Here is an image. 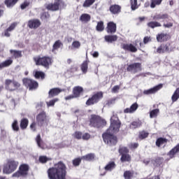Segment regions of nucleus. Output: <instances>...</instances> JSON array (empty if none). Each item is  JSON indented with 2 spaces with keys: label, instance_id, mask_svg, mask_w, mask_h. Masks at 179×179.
<instances>
[{
  "label": "nucleus",
  "instance_id": "nucleus-34",
  "mask_svg": "<svg viewBox=\"0 0 179 179\" xmlns=\"http://www.w3.org/2000/svg\"><path fill=\"white\" fill-rule=\"evenodd\" d=\"M130 6L131 10H136V9L139 8V5L138 4V0H130Z\"/></svg>",
  "mask_w": 179,
  "mask_h": 179
},
{
  "label": "nucleus",
  "instance_id": "nucleus-23",
  "mask_svg": "<svg viewBox=\"0 0 179 179\" xmlns=\"http://www.w3.org/2000/svg\"><path fill=\"white\" fill-rule=\"evenodd\" d=\"M83 92V88L82 87H80V86L75 87L73 90L74 97H79V96H80Z\"/></svg>",
  "mask_w": 179,
  "mask_h": 179
},
{
  "label": "nucleus",
  "instance_id": "nucleus-64",
  "mask_svg": "<svg viewBox=\"0 0 179 179\" xmlns=\"http://www.w3.org/2000/svg\"><path fill=\"white\" fill-rule=\"evenodd\" d=\"M30 128L31 129V131H33L34 132L36 131V124L34 122L30 125Z\"/></svg>",
  "mask_w": 179,
  "mask_h": 179
},
{
  "label": "nucleus",
  "instance_id": "nucleus-25",
  "mask_svg": "<svg viewBox=\"0 0 179 179\" xmlns=\"http://www.w3.org/2000/svg\"><path fill=\"white\" fill-rule=\"evenodd\" d=\"M12 64H13V60H12V59H7L0 64V69L7 68V66H10Z\"/></svg>",
  "mask_w": 179,
  "mask_h": 179
},
{
  "label": "nucleus",
  "instance_id": "nucleus-46",
  "mask_svg": "<svg viewBox=\"0 0 179 179\" xmlns=\"http://www.w3.org/2000/svg\"><path fill=\"white\" fill-rule=\"evenodd\" d=\"M124 179H132L134 177V173L129 171H126L124 173Z\"/></svg>",
  "mask_w": 179,
  "mask_h": 179
},
{
  "label": "nucleus",
  "instance_id": "nucleus-7",
  "mask_svg": "<svg viewBox=\"0 0 179 179\" xmlns=\"http://www.w3.org/2000/svg\"><path fill=\"white\" fill-rule=\"evenodd\" d=\"M20 87V84L14 80L6 79L5 80V88L9 92L17 90Z\"/></svg>",
  "mask_w": 179,
  "mask_h": 179
},
{
  "label": "nucleus",
  "instance_id": "nucleus-4",
  "mask_svg": "<svg viewBox=\"0 0 179 179\" xmlns=\"http://www.w3.org/2000/svg\"><path fill=\"white\" fill-rule=\"evenodd\" d=\"M34 62L36 65H42V66H44V68L49 69L50 65L52 64V59L49 57H34Z\"/></svg>",
  "mask_w": 179,
  "mask_h": 179
},
{
  "label": "nucleus",
  "instance_id": "nucleus-12",
  "mask_svg": "<svg viewBox=\"0 0 179 179\" xmlns=\"http://www.w3.org/2000/svg\"><path fill=\"white\" fill-rule=\"evenodd\" d=\"M171 48H170V43H166L165 45H161L157 48V50L155 51V54H164V52H170Z\"/></svg>",
  "mask_w": 179,
  "mask_h": 179
},
{
  "label": "nucleus",
  "instance_id": "nucleus-30",
  "mask_svg": "<svg viewBox=\"0 0 179 179\" xmlns=\"http://www.w3.org/2000/svg\"><path fill=\"white\" fill-rule=\"evenodd\" d=\"M10 52L13 58H20L22 57V51L20 50H10Z\"/></svg>",
  "mask_w": 179,
  "mask_h": 179
},
{
  "label": "nucleus",
  "instance_id": "nucleus-17",
  "mask_svg": "<svg viewBox=\"0 0 179 179\" xmlns=\"http://www.w3.org/2000/svg\"><path fill=\"white\" fill-rule=\"evenodd\" d=\"M122 48L124 50V51H129L130 52H136L138 51V49L135 45L132 44H123L122 46Z\"/></svg>",
  "mask_w": 179,
  "mask_h": 179
},
{
  "label": "nucleus",
  "instance_id": "nucleus-48",
  "mask_svg": "<svg viewBox=\"0 0 179 179\" xmlns=\"http://www.w3.org/2000/svg\"><path fill=\"white\" fill-rule=\"evenodd\" d=\"M58 100L59 99L57 98H56V99H52L51 101H47L46 104H47L48 107H52V106H55V103H57V101H58Z\"/></svg>",
  "mask_w": 179,
  "mask_h": 179
},
{
  "label": "nucleus",
  "instance_id": "nucleus-33",
  "mask_svg": "<svg viewBox=\"0 0 179 179\" xmlns=\"http://www.w3.org/2000/svg\"><path fill=\"white\" fill-rule=\"evenodd\" d=\"M167 143V139L164 138H159L156 141V145L158 148L160 146H163V145H166Z\"/></svg>",
  "mask_w": 179,
  "mask_h": 179
},
{
  "label": "nucleus",
  "instance_id": "nucleus-43",
  "mask_svg": "<svg viewBox=\"0 0 179 179\" xmlns=\"http://www.w3.org/2000/svg\"><path fill=\"white\" fill-rule=\"evenodd\" d=\"M29 125V120L27 119H22L20 123L21 129H26Z\"/></svg>",
  "mask_w": 179,
  "mask_h": 179
},
{
  "label": "nucleus",
  "instance_id": "nucleus-14",
  "mask_svg": "<svg viewBox=\"0 0 179 179\" xmlns=\"http://www.w3.org/2000/svg\"><path fill=\"white\" fill-rule=\"evenodd\" d=\"M162 87H163V85L159 84L152 88L144 90L143 94H147V95L155 94V93H156L157 92H159V90H160V89H162Z\"/></svg>",
  "mask_w": 179,
  "mask_h": 179
},
{
  "label": "nucleus",
  "instance_id": "nucleus-24",
  "mask_svg": "<svg viewBox=\"0 0 179 179\" xmlns=\"http://www.w3.org/2000/svg\"><path fill=\"white\" fill-rule=\"evenodd\" d=\"M82 44L79 41H74L72 42L71 45L69 46V50H79Z\"/></svg>",
  "mask_w": 179,
  "mask_h": 179
},
{
  "label": "nucleus",
  "instance_id": "nucleus-49",
  "mask_svg": "<svg viewBox=\"0 0 179 179\" xmlns=\"http://www.w3.org/2000/svg\"><path fill=\"white\" fill-rule=\"evenodd\" d=\"M128 148H127V147H120L119 149V152L120 153V155H127L128 154Z\"/></svg>",
  "mask_w": 179,
  "mask_h": 179
},
{
  "label": "nucleus",
  "instance_id": "nucleus-31",
  "mask_svg": "<svg viewBox=\"0 0 179 179\" xmlns=\"http://www.w3.org/2000/svg\"><path fill=\"white\" fill-rule=\"evenodd\" d=\"M120 9H121V7H120V6L118 5H113V6H111L110 8V10L111 13H113L114 15H115V13H120Z\"/></svg>",
  "mask_w": 179,
  "mask_h": 179
},
{
  "label": "nucleus",
  "instance_id": "nucleus-59",
  "mask_svg": "<svg viewBox=\"0 0 179 179\" xmlns=\"http://www.w3.org/2000/svg\"><path fill=\"white\" fill-rule=\"evenodd\" d=\"M120 87L119 85H115L112 88V93H118Z\"/></svg>",
  "mask_w": 179,
  "mask_h": 179
},
{
  "label": "nucleus",
  "instance_id": "nucleus-28",
  "mask_svg": "<svg viewBox=\"0 0 179 179\" xmlns=\"http://www.w3.org/2000/svg\"><path fill=\"white\" fill-rule=\"evenodd\" d=\"M106 171H113L114 169H115V162H110L108 164L104 167Z\"/></svg>",
  "mask_w": 179,
  "mask_h": 179
},
{
  "label": "nucleus",
  "instance_id": "nucleus-29",
  "mask_svg": "<svg viewBox=\"0 0 179 179\" xmlns=\"http://www.w3.org/2000/svg\"><path fill=\"white\" fill-rule=\"evenodd\" d=\"M105 40L108 43H113V41H117V40H118V36H117V35L106 36Z\"/></svg>",
  "mask_w": 179,
  "mask_h": 179
},
{
  "label": "nucleus",
  "instance_id": "nucleus-27",
  "mask_svg": "<svg viewBox=\"0 0 179 179\" xmlns=\"http://www.w3.org/2000/svg\"><path fill=\"white\" fill-rule=\"evenodd\" d=\"M169 18L167 14H157L153 17L154 20H164Z\"/></svg>",
  "mask_w": 179,
  "mask_h": 179
},
{
  "label": "nucleus",
  "instance_id": "nucleus-44",
  "mask_svg": "<svg viewBox=\"0 0 179 179\" xmlns=\"http://www.w3.org/2000/svg\"><path fill=\"white\" fill-rule=\"evenodd\" d=\"M141 126H142V122H141L140 121L133 122L130 124V128H131V129H135L136 128H139V127H141Z\"/></svg>",
  "mask_w": 179,
  "mask_h": 179
},
{
  "label": "nucleus",
  "instance_id": "nucleus-19",
  "mask_svg": "<svg viewBox=\"0 0 179 179\" xmlns=\"http://www.w3.org/2000/svg\"><path fill=\"white\" fill-rule=\"evenodd\" d=\"M35 140L40 149H47V145H45V143H44L43 139H41V136L40 134L37 135Z\"/></svg>",
  "mask_w": 179,
  "mask_h": 179
},
{
  "label": "nucleus",
  "instance_id": "nucleus-37",
  "mask_svg": "<svg viewBox=\"0 0 179 179\" xmlns=\"http://www.w3.org/2000/svg\"><path fill=\"white\" fill-rule=\"evenodd\" d=\"M19 0H6L5 4L6 5L7 8H12L15 6L16 4V2H17Z\"/></svg>",
  "mask_w": 179,
  "mask_h": 179
},
{
  "label": "nucleus",
  "instance_id": "nucleus-9",
  "mask_svg": "<svg viewBox=\"0 0 179 179\" xmlns=\"http://www.w3.org/2000/svg\"><path fill=\"white\" fill-rule=\"evenodd\" d=\"M64 3L61 0H55L54 3H46L45 4V7L48 10H52L55 12V10H59L61 8V5Z\"/></svg>",
  "mask_w": 179,
  "mask_h": 179
},
{
  "label": "nucleus",
  "instance_id": "nucleus-6",
  "mask_svg": "<svg viewBox=\"0 0 179 179\" xmlns=\"http://www.w3.org/2000/svg\"><path fill=\"white\" fill-rule=\"evenodd\" d=\"M29 165L26 164H22L19 167V170L12 175L13 178H19V177H26L29 174Z\"/></svg>",
  "mask_w": 179,
  "mask_h": 179
},
{
  "label": "nucleus",
  "instance_id": "nucleus-20",
  "mask_svg": "<svg viewBox=\"0 0 179 179\" xmlns=\"http://www.w3.org/2000/svg\"><path fill=\"white\" fill-rule=\"evenodd\" d=\"M138 110V103H133L130 108H127L124 110V114H132L135 113V111Z\"/></svg>",
  "mask_w": 179,
  "mask_h": 179
},
{
  "label": "nucleus",
  "instance_id": "nucleus-53",
  "mask_svg": "<svg viewBox=\"0 0 179 179\" xmlns=\"http://www.w3.org/2000/svg\"><path fill=\"white\" fill-rule=\"evenodd\" d=\"M73 138H76V139H82V132L80 131H76L73 134Z\"/></svg>",
  "mask_w": 179,
  "mask_h": 179
},
{
  "label": "nucleus",
  "instance_id": "nucleus-16",
  "mask_svg": "<svg viewBox=\"0 0 179 179\" xmlns=\"http://www.w3.org/2000/svg\"><path fill=\"white\" fill-rule=\"evenodd\" d=\"M170 40V35L169 34L161 33L157 35V41L158 43H163L164 41H167Z\"/></svg>",
  "mask_w": 179,
  "mask_h": 179
},
{
  "label": "nucleus",
  "instance_id": "nucleus-22",
  "mask_svg": "<svg viewBox=\"0 0 179 179\" xmlns=\"http://www.w3.org/2000/svg\"><path fill=\"white\" fill-rule=\"evenodd\" d=\"M179 153V144L175 146L170 152L168 153V156H169L170 159H173L176 157V155Z\"/></svg>",
  "mask_w": 179,
  "mask_h": 179
},
{
  "label": "nucleus",
  "instance_id": "nucleus-54",
  "mask_svg": "<svg viewBox=\"0 0 179 179\" xmlns=\"http://www.w3.org/2000/svg\"><path fill=\"white\" fill-rule=\"evenodd\" d=\"M16 26H17V22H13L10 25L7 30L10 33V31H13V30H15Z\"/></svg>",
  "mask_w": 179,
  "mask_h": 179
},
{
  "label": "nucleus",
  "instance_id": "nucleus-57",
  "mask_svg": "<svg viewBox=\"0 0 179 179\" xmlns=\"http://www.w3.org/2000/svg\"><path fill=\"white\" fill-rule=\"evenodd\" d=\"M82 139H83V141H89V139H90V134L89 133H85L82 136Z\"/></svg>",
  "mask_w": 179,
  "mask_h": 179
},
{
  "label": "nucleus",
  "instance_id": "nucleus-1",
  "mask_svg": "<svg viewBox=\"0 0 179 179\" xmlns=\"http://www.w3.org/2000/svg\"><path fill=\"white\" fill-rule=\"evenodd\" d=\"M120 127L121 122H120L118 117L113 115L110 118V126L109 129H108L106 132L102 136L105 143H107V145L110 146L117 145V137L114 136V134H117V132L120 131Z\"/></svg>",
  "mask_w": 179,
  "mask_h": 179
},
{
  "label": "nucleus",
  "instance_id": "nucleus-61",
  "mask_svg": "<svg viewBox=\"0 0 179 179\" xmlns=\"http://www.w3.org/2000/svg\"><path fill=\"white\" fill-rule=\"evenodd\" d=\"M138 146H139V145L136 143H131L129 147L131 149H136V148H138Z\"/></svg>",
  "mask_w": 179,
  "mask_h": 179
},
{
  "label": "nucleus",
  "instance_id": "nucleus-55",
  "mask_svg": "<svg viewBox=\"0 0 179 179\" xmlns=\"http://www.w3.org/2000/svg\"><path fill=\"white\" fill-rule=\"evenodd\" d=\"M13 131H19V125H17V120H14L12 124Z\"/></svg>",
  "mask_w": 179,
  "mask_h": 179
},
{
  "label": "nucleus",
  "instance_id": "nucleus-50",
  "mask_svg": "<svg viewBox=\"0 0 179 179\" xmlns=\"http://www.w3.org/2000/svg\"><path fill=\"white\" fill-rule=\"evenodd\" d=\"M81 70L83 73L87 72V62H84L81 65Z\"/></svg>",
  "mask_w": 179,
  "mask_h": 179
},
{
  "label": "nucleus",
  "instance_id": "nucleus-39",
  "mask_svg": "<svg viewBox=\"0 0 179 179\" xmlns=\"http://www.w3.org/2000/svg\"><path fill=\"white\" fill-rule=\"evenodd\" d=\"M96 2V0H85L83 4V8H90L93 3Z\"/></svg>",
  "mask_w": 179,
  "mask_h": 179
},
{
  "label": "nucleus",
  "instance_id": "nucleus-47",
  "mask_svg": "<svg viewBox=\"0 0 179 179\" xmlns=\"http://www.w3.org/2000/svg\"><path fill=\"white\" fill-rule=\"evenodd\" d=\"M96 29L97 31H103L104 30V23L102 21L99 22Z\"/></svg>",
  "mask_w": 179,
  "mask_h": 179
},
{
  "label": "nucleus",
  "instance_id": "nucleus-8",
  "mask_svg": "<svg viewBox=\"0 0 179 179\" xmlns=\"http://www.w3.org/2000/svg\"><path fill=\"white\" fill-rule=\"evenodd\" d=\"M36 122L39 127H43V125H47L48 124V119H47L45 112L43 111L37 115Z\"/></svg>",
  "mask_w": 179,
  "mask_h": 179
},
{
  "label": "nucleus",
  "instance_id": "nucleus-18",
  "mask_svg": "<svg viewBox=\"0 0 179 179\" xmlns=\"http://www.w3.org/2000/svg\"><path fill=\"white\" fill-rule=\"evenodd\" d=\"M117 31V24L113 22H110L108 23L107 32L113 34Z\"/></svg>",
  "mask_w": 179,
  "mask_h": 179
},
{
  "label": "nucleus",
  "instance_id": "nucleus-56",
  "mask_svg": "<svg viewBox=\"0 0 179 179\" xmlns=\"http://www.w3.org/2000/svg\"><path fill=\"white\" fill-rule=\"evenodd\" d=\"M83 159L80 158H76L73 160V166H79L80 164V162H82Z\"/></svg>",
  "mask_w": 179,
  "mask_h": 179
},
{
  "label": "nucleus",
  "instance_id": "nucleus-10",
  "mask_svg": "<svg viewBox=\"0 0 179 179\" xmlns=\"http://www.w3.org/2000/svg\"><path fill=\"white\" fill-rule=\"evenodd\" d=\"M103 99V92H98L93 95L91 98H90L87 101V106H92V104H96V103H99L100 100Z\"/></svg>",
  "mask_w": 179,
  "mask_h": 179
},
{
  "label": "nucleus",
  "instance_id": "nucleus-35",
  "mask_svg": "<svg viewBox=\"0 0 179 179\" xmlns=\"http://www.w3.org/2000/svg\"><path fill=\"white\" fill-rule=\"evenodd\" d=\"M159 114H160L159 109H153L150 112V118H157Z\"/></svg>",
  "mask_w": 179,
  "mask_h": 179
},
{
  "label": "nucleus",
  "instance_id": "nucleus-45",
  "mask_svg": "<svg viewBox=\"0 0 179 179\" xmlns=\"http://www.w3.org/2000/svg\"><path fill=\"white\" fill-rule=\"evenodd\" d=\"M120 160L121 162H131V156L129 154H123Z\"/></svg>",
  "mask_w": 179,
  "mask_h": 179
},
{
  "label": "nucleus",
  "instance_id": "nucleus-62",
  "mask_svg": "<svg viewBox=\"0 0 179 179\" xmlns=\"http://www.w3.org/2000/svg\"><path fill=\"white\" fill-rule=\"evenodd\" d=\"M5 37H10V31H8V29H6L3 33Z\"/></svg>",
  "mask_w": 179,
  "mask_h": 179
},
{
  "label": "nucleus",
  "instance_id": "nucleus-36",
  "mask_svg": "<svg viewBox=\"0 0 179 179\" xmlns=\"http://www.w3.org/2000/svg\"><path fill=\"white\" fill-rule=\"evenodd\" d=\"M83 160H85L86 162H92V160H94V154H87L81 157Z\"/></svg>",
  "mask_w": 179,
  "mask_h": 179
},
{
  "label": "nucleus",
  "instance_id": "nucleus-40",
  "mask_svg": "<svg viewBox=\"0 0 179 179\" xmlns=\"http://www.w3.org/2000/svg\"><path fill=\"white\" fill-rule=\"evenodd\" d=\"M178 99H179V88H177L171 96V100L173 103H174L175 101H177Z\"/></svg>",
  "mask_w": 179,
  "mask_h": 179
},
{
  "label": "nucleus",
  "instance_id": "nucleus-42",
  "mask_svg": "<svg viewBox=\"0 0 179 179\" xmlns=\"http://www.w3.org/2000/svg\"><path fill=\"white\" fill-rule=\"evenodd\" d=\"M148 26L151 29H155V27H160L162 24L159 22H150L148 23Z\"/></svg>",
  "mask_w": 179,
  "mask_h": 179
},
{
  "label": "nucleus",
  "instance_id": "nucleus-3",
  "mask_svg": "<svg viewBox=\"0 0 179 179\" xmlns=\"http://www.w3.org/2000/svg\"><path fill=\"white\" fill-rule=\"evenodd\" d=\"M19 166V162L15 159H9L6 160V163L3 164V173L4 174H12L14 171H16Z\"/></svg>",
  "mask_w": 179,
  "mask_h": 179
},
{
  "label": "nucleus",
  "instance_id": "nucleus-52",
  "mask_svg": "<svg viewBox=\"0 0 179 179\" xmlns=\"http://www.w3.org/2000/svg\"><path fill=\"white\" fill-rule=\"evenodd\" d=\"M148 135H149V133L145 131H143L139 133V138L140 139H145V138H148Z\"/></svg>",
  "mask_w": 179,
  "mask_h": 179
},
{
  "label": "nucleus",
  "instance_id": "nucleus-63",
  "mask_svg": "<svg viewBox=\"0 0 179 179\" xmlns=\"http://www.w3.org/2000/svg\"><path fill=\"white\" fill-rule=\"evenodd\" d=\"M42 19H48V17H50V14H48V13H44L43 15H42Z\"/></svg>",
  "mask_w": 179,
  "mask_h": 179
},
{
  "label": "nucleus",
  "instance_id": "nucleus-21",
  "mask_svg": "<svg viewBox=\"0 0 179 179\" xmlns=\"http://www.w3.org/2000/svg\"><path fill=\"white\" fill-rule=\"evenodd\" d=\"M64 90L59 88H52L49 91V97H54L58 96Z\"/></svg>",
  "mask_w": 179,
  "mask_h": 179
},
{
  "label": "nucleus",
  "instance_id": "nucleus-58",
  "mask_svg": "<svg viewBox=\"0 0 179 179\" xmlns=\"http://www.w3.org/2000/svg\"><path fill=\"white\" fill-rule=\"evenodd\" d=\"M29 5H30V2L25 1L22 4H21V8L26 9Z\"/></svg>",
  "mask_w": 179,
  "mask_h": 179
},
{
  "label": "nucleus",
  "instance_id": "nucleus-15",
  "mask_svg": "<svg viewBox=\"0 0 179 179\" xmlns=\"http://www.w3.org/2000/svg\"><path fill=\"white\" fill-rule=\"evenodd\" d=\"M39 26H41V22H40V20L34 19L30 20L28 22V27H29V29H38Z\"/></svg>",
  "mask_w": 179,
  "mask_h": 179
},
{
  "label": "nucleus",
  "instance_id": "nucleus-60",
  "mask_svg": "<svg viewBox=\"0 0 179 179\" xmlns=\"http://www.w3.org/2000/svg\"><path fill=\"white\" fill-rule=\"evenodd\" d=\"M150 41H152V38H150V36H145L143 38L144 44H148V43H150Z\"/></svg>",
  "mask_w": 179,
  "mask_h": 179
},
{
  "label": "nucleus",
  "instance_id": "nucleus-2",
  "mask_svg": "<svg viewBox=\"0 0 179 179\" xmlns=\"http://www.w3.org/2000/svg\"><path fill=\"white\" fill-rule=\"evenodd\" d=\"M48 176L50 179H66V166L59 162L48 170Z\"/></svg>",
  "mask_w": 179,
  "mask_h": 179
},
{
  "label": "nucleus",
  "instance_id": "nucleus-32",
  "mask_svg": "<svg viewBox=\"0 0 179 179\" xmlns=\"http://www.w3.org/2000/svg\"><path fill=\"white\" fill-rule=\"evenodd\" d=\"M34 76H35L36 79H44L45 78V74L42 71H34Z\"/></svg>",
  "mask_w": 179,
  "mask_h": 179
},
{
  "label": "nucleus",
  "instance_id": "nucleus-26",
  "mask_svg": "<svg viewBox=\"0 0 179 179\" xmlns=\"http://www.w3.org/2000/svg\"><path fill=\"white\" fill-rule=\"evenodd\" d=\"M90 19H91L90 15L86 14V13L81 15L80 17V20L83 23H87V22H90Z\"/></svg>",
  "mask_w": 179,
  "mask_h": 179
},
{
  "label": "nucleus",
  "instance_id": "nucleus-41",
  "mask_svg": "<svg viewBox=\"0 0 179 179\" xmlns=\"http://www.w3.org/2000/svg\"><path fill=\"white\" fill-rule=\"evenodd\" d=\"M150 1H151L150 8H152V9L156 8V6L161 5L162 2H163V0H150Z\"/></svg>",
  "mask_w": 179,
  "mask_h": 179
},
{
  "label": "nucleus",
  "instance_id": "nucleus-13",
  "mask_svg": "<svg viewBox=\"0 0 179 179\" xmlns=\"http://www.w3.org/2000/svg\"><path fill=\"white\" fill-rule=\"evenodd\" d=\"M127 71L129 72H133V73H136V72H141L142 71V66L141 63H134L129 64L127 67Z\"/></svg>",
  "mask_w": 179,
  "mask_h": 179
},
{
  "label": "nucleus",
  "instance_id": "nucleus-11",
  "mask_svg": "<svg viewBox=\"0 0 179 179\" xmlns=\"http://www.w3.org/2000/svg\"><path fill=\"white\" fill-rule=\"evenodd\" d=\"M24 86L29 87V90H34L38 87V83L31 79L25 78L23 80Z\"/></svg>",
  "mask_w": 179,
  "mask_h": 179
},
{
  "label": "nucleus",
  "instance_id": "nucleus-51",
  "mask_svg": "<svg viewBox=\"0 0 179 179\" xmlns=\"http://www.w3.org/2000/svg\"><path fill=\"white\" fill-rule=\"evenodd\" d=\"M50 160H51V159L47 157L46 156H41V157H39V162H40V163L44 164L46 162H48Z\"/></svg>",
  "mask_w": 179,
  "mask_h": 179
},
{
  "label": "nucleus",
  "instance_id": "nucleus-5",
  "mask_svg": "<svg viewBox=\"0 0 179 179\" xmlns=\"http://www.w3.org/2000/svg\"><path fill=\"white\" fill-rule=\"evenodd\" d=\"M106 120L101 119L99 116L92 115L90 118V125L91 127H94V128H100L106 125Z\"/></svg>",
  "mask_w": 179,
  "mask_h": 179
},
{
  "label": "nucleus",
  "instance_id": "nucleus-38",
  "mask_svg": "<svg viewBox=\"0 0 179 179\" xmlns=\"http://www.w3.org/2000/svg\"><path fill=\"white\" fill-rule=\"evenodd\" d=\"M62 45V42H61V41H57L54 45H53V48H52V52H55V51H57V50H58L59 48H61V46Z\"/></svg>",
  "mask_w": 179,
  "mask_h": 179
}]
</instances>
